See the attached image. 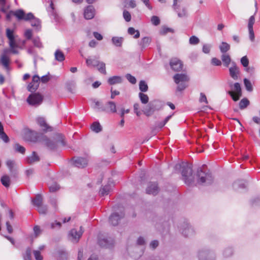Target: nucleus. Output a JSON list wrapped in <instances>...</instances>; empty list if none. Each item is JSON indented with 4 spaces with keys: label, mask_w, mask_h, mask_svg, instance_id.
Wrapping results in <instances>:
<instances>
[{
    "label": "nucleus",
    "mask_w": 260,
    "mask_h": 260,
    "mask_svg": "<svg viewBox=\"0 0 260 260\" xmlns=\"http://www.w3.org/2000/svg\"><path fill=\"white\" fill-rule=\"evenodd\" d=\"M176 172H180L182 176V180L187 185H191L194 181L192 175V167L187 162H182L178 163L174 166Z\"/></svg>",
    "instance_id": "obj_1"
},
{
    "label": "nucleus",
    "mask_w": 260,
    "mask_h": 260,
    "mask_svg": "<svg viewBox=\"0 0 260 260\" xmlns=\"http://www.w3.org/2000/svg\"><path fill=\"white\" fill-rule=\"evenodd\" d=\"M11 13L15 16L18 20H31L32 26L36 27L38 30L40 29L41 21L38 18H36L32 13L30 12L26 14L23 10L18 9L15 11H12Z\"/></svg>",
    "instance_id": "obj_2"
},
{
    "label": "nucleus",
    "mask_w": 260,
    "mask_h": 260,
    "mask_svg": "<svg viewBox=\"0 0 260 260\" xmlns=\"http://www.w3.org/2000/svg\"><path fill=\"white\" fill-rule=\"evenodd\" d=\"M173 79L175 83L177 84L176 92H182L187 87L186 82L189 79L185 73H176L173 76Z\"/></svg>",
    "instance_id": "obj_3"
},
{
    "label": "nucleus",
    "mask_w": 260,
    "mask_h": 260,
    "mask_svg": "<svg viewBox=\"0 0 260 260\" xmlns=\"http://www.w3.org/2000/svg\"><path fill=\"white\" fill-rule=\"evenodd\" d=\"M24 138L30 142H42L45 141L48 144L49 141L46 136L36 131L27 129L24 134Z\"/></svg>",
    "instance_id": "obj_4"
},
{
    "label": "nucleus",
    "mask_w": 260,
    "mask_h": 260,
    "mask_svg": "<svg viewBox=\"0 0 260 260\" xmlns=\"http://www.w3.org/2000/svg\"><path fill=\"white\" fill-rule=\"evenodd\" d=\"M197 176L198 183L201 185H210L213 182V178L211 173L209 171H204L203 168H200L198 169Z\"/></svg>",
    "instance_id": "obj_5"
},
{
    "label": "nucleus",
    "mask_w": 260,
    "mask_h": 260,
    "mask_svg": "<svg viewBox=\"0 0 260 260\" xmlns=\"http://www.w3.org/2000/svg\"><path fill=\"white\" fill-rule=\"evenodd\" d=\"M140 99L141 101V104L136 103L134 105V112L138 116H140L141 114L146 113V108L145 104H146V95L140 92L139 94Z\"/></svg>",
    "instance_id": "obj_6"
},
{
    "label": "nucleus",
    "mask_w": 260,
    "mask_h": 260,
    "mask_svg": "<svg viewBox=\"0 0 260 260\" xmlns=\"http://www.w3.org/2000/svg\"><path fill=\"white\" fill-rule=\"evenodd\" d=\"M149 98L147 96V116L152 114L155 111H158L162 109L165 103L159 100H154L148 103Z\"/></svg>",
    "instance_id": "obj_7"
},
{
    "label": "nucleus",
    "mask_w": 260,
    "mask_h": 260,
    "mask_svg": "<svg viewBox=\"0 0 260 260\" xmlns=\"http://www.w3.org/2000/svg\"><path fill=\"white\" fill-rule=\"evenodd\" d=\"M233 89L235 91L236 94L234 93L233 91L231 90L226 91V94L230 96L233 101L237 102L240 99L242 94L241 84L239 82L234 83Z\"/></svg>",
    "instance_id": "obj_8"
},
{
    "label": "nucleus",
    "mask_w": 260,
    "mask_h": 260,
    "mask_svg": "<svg viewBox=\"0 0 260 260\" xmlns=\"http://www.w3.org/2000/svg\"><path fill=\"white\" fill-rule=\"evenodd\" d=\"M199 260H215V255L213 251L207 248L199 250L198 253Z\"/></svg>",
    "instance_id": "obj_9"
},
{
    "label": "nucleus",
    "mask_w": 260,
    "mask_h": 260,
    "mask_svg": "<svg viewBox=\"0 0 260 260\" xmlns=\"http://www.w3.org/2000/svg\"><path fill=\"white\" fill-rule=\"evenodd\" d=\"M124 216L123 209L121 208L119 209V212H115L111 215L109 217V222L113 226L117 225L121 219Z\"/></svg>",
    "instance_id": "obj_10"
},
{
    "label": "nucleus",
    "mask_w": 260,
    "mask_h": 260,
    "mask_svg": "<svg viewBox=\"0 0 260 260\" xmlns=\"http://www.w3.org/2000/svg\"><path fill=\"white\" fill-rule=\"evenodd\" d=\"M169 66L172 71L179 72L183 70V63L178 58H171L169 61Z\"/></svg>",
    "instance_id": "obj_11"
},
{
    "label": "nucleus",
    "mask_w": 260,
    "mask_h": 260,
    "mask_svg": "<svg viewBox=\"0 0 260 260\" xmlns=\"http://www.w3.org/2000/svg\"><path fill=\"white\" fill-rule=\"evenodd\" d=\"M9 45L10 49L5 50V53H12L13 54H18L19 53V51L17 48L22 49V47L19 44V41H16L15 39V37L9 40Z\"/></svg>",
    "instance_id": "obj_12"
},
{
    "label": "nucleus",
    "mask_w": 260,
    "mask_h": 260,
    "mask_svg": "<svg viewBox=\"0 0 260 260\" xmlns=\"http://www.w3.org/2000/svg\"><path fill=\"white\" fill-rule=\"evenodd\" d=\"M43 96L39 93L30 94L27 99V103L31 106L40 105L43 101Z\"/></svg>",
    "instance_id": "obj_13"
},
{
    "label": "nucleus",
    "mask_w": 260,
    "mask_h": 260,
    "mask_svg": "<svg viewBox=\"0 0 260 260\" xmlns=\"http://www.w3.org/2000/svg\"><path fill=\"white\" fill-rule=\"evenodd\" d=\"M180 231L182 234L185 237H188L193 235L194 231L193 228L187 221L184 222L182 225L180 227Z\"/></svg>",
    "instance_id": "obj_14"
},
{
    "label": "nucleus",
    "mask_w": 260,
    "mask_h": 260,
    "mask_svg": "<svg viewBox=\"0 0 260 260\" xmlns=\"http://www.w3.org/2000/svg\"><path fill=\"white\" fill-rule=\"evenodd\" d=\"M99 111L115 113L117 112L116 104L113 101H109L106 103L105 106L99 108Z\"/></svg>",
    "instance_id": "obj_15"
},
{
    "label": "nucleus",
    "mask_w": 260,
    "mask_h": 260,
    "mask_svg": "<svg viewBox=\"0 0 260 260\" xmlns=\"http://www.w3.org/2000/svg\"><path fill=\"white\" fill-rule=\"evenodd\" d=\"M73 165L78 168H84L88 165V160L81 157H74L72 158Z\"/></svg>",
    "instance_id": "obj_16"
},
{
    "label": "nucleus",
    "mask_w": 260,
    "mask_h": 260,
    "mask_svg": "<svg viewBox=\"0 0 260 260\" xmlns=\"http://www.w3.org/2000/svg\"><path fill=\"white\" fill-rule=\"evenodd\" d=\"M229 74L234 80H238L240 78L239 69L235 62H232V66L229 68Z\"/></svg>",
    "instance_id": "obj_17"
},
{
    "label": "nucleus",
    "mask_w": 260,
    "mask_h": 260,
    "mask_svg": "<svg viewBox=\"0 0 260 260\" xmlns=\"http://www.w3.org/2000/svg\"><path fill=\"white\" fill-rule=\"evenodd\" d=\"M40 78L38 75H35L32 77L31 82H30L27 86V89L30 92L35 91L39 86V82Z\"/></svg>",
    "instance_id": "obj_18"
},
{
    "label": "nucleus",
    "mask_w": 260,
    "mask_h": 260,
    "mask_svg": "<svg viewBox=\"0 0 260 260\" xmlns=\"http://www.w3.org/2000/svg\"><path fill=\"white\" fill-rule=\"evenodd\" d=\"M147 194H152L154 196L157 194L159 191L158 185L156 182H149L147 183Z\"/></svg>",
    "instance_id": "obj_19"
},
{
    "label": "nucleus",
    "mask_w": 260,
    "mask_h": 260,
    "mask_svg": "<svg viewBox=\"0 0 260 260\" xmlns=\"http://www.w3.org/2000/svg\"><path fill=\"white\" fill-rule=\"evenodd\" d=\"M94 9L92 6H87L84 10V16L86 19H91L94 16Z\"/></svg>",
    "instance_id": "obj_20"
},
{
    "label": "nucleus",
    "mask_w": 260,
    "mask_h": 260,
    "mask_svg": "<svg viewBox=\"0 0 260 260\" xmlns=\"http://www.w3.org/2000/svg\"><path fill=\"white\" fill-rule=\"evenodd\" d=\"M165 125L162 121H156L154 125L151 127V135L155 136Z\"/></svg>",
    "instance_id": "obj_21"
},
{
    "label": "nucleus",
    "mask_w": 260,
    "mask_h": 260,
    "mask_svg": "<svg viewBox=\"0 0 260 260\" xmlns=\"http://www.w3.org/2000/svg\"><path fill=\"white\" fill-rule=\"evenodd\" d=\"M38 123L42 127V129L45 132H51L52 128L49 126L46 123L45 119L43 117H39L37 119Z\"/></svg>",
    "instance_id": "obj_22"
},
{
    "label": "nucleus",
    "mask_w": 260,
    "mask_h": 260,
    "mask_svg": "<svg viewBox=\"0 0 260 260\" xmlns=\"http://www.w3.org/2000/svg\"><path fill=\"white\" fill-rule=\"evenodd\" d=\"M55 143L56 146H63L66 145V141L64 136L61 134H57L55 135Z\"/></svg>",
    "instance_id": "obj_23"
},
{
    "label": "nucleus",
    "mask_w": 260,
    "mask_h": 260,
    "mask_svg": "<svg viewBox=\"0 0 260 260\" xmlns=\"http://www.w3.org/2000/svg\"><path fill=\"white\" fill-rule=\"evenodd\" d=\"M7 53H5L2 54L1 56L0 62L4 66V67L7 70H9V63H10V58L7 56L6 54Z\"/></svg>",
    "instance_id": "obj_24"
},
{
    "label": "nucleus",
    "mask_w": 260,
    "mask_h": 260,
    "mask_svg": "<svg viewBox=\"0 0 260 260\" xmlns=\"http://www.w3.org/2000/svg\"><path fill=\"white\" fill-rule=\"evenodd\" d=\"M83 231L82 226H80V230L77 231L76 229H72L70 233V235L73 238V239L76 241H78V239L81 237Z\"/></svg>",
    "instance_id": "obj_25"
},
{
    "label": "nucleus",
    "mask_w": 260,
    "mask_h": 260,
    "mask_svg": "<svg viewBox=\"0 0 260 260\" xmlns=\"http://www.w3.org/2000/svg\"><path fill=\"white\" fill-rule=\"evenodd\" d=\"M233 187L236 190L244 189L246 187L245 181L243 180H237L234 182Z\"/></svg>",
    "instance_id": "obj_26"
},
{
    "label": "nucleus",
    "mask_w": 260,
    "mask_h": 260,
    "mask_svg": "<svg viewBox=\"0 0 260 260\" xmlns=\"http://www.w3.org/2000/svg\"><path fill=\"white\" fill-rule=\"evenodd\" d=\"M123 79L121 76H114L110 77L108 80V83L110 85H114L121 83L122 82Z\"/></svg>",
    "instance_id": "obj_27"
},
{
    "label": "nucleus",
    "mask_w": 260,
    "mask_h": 260,
    "mask_svg": "<svg viewBox=\"0 0 260 260\" xmlns=\"http://www.w3.org/2000/svg\"><path fill=\"white\" fill-rule=\"evenodd\" d=\"M6 165L8 167L10 173L14 176H16L17 174V170L14 168L15 162L12 160H8L6 162Z\"/></svg>",
    "instance_id": "obj_28"
},
{
    "label": "nucleus",
    "mask_w": 260,
    "mask_h": 260,
    "mask_svg": "<svg viewBox=\"0 0 260 260\" xmlns=\"http://www.w3.org/2000/svg\"><path fill=\"white\" fill-rule=\"evenodd\" d=\"M39 156L35 151L32 152L31 156L26 158V161L28 164H32L36 162L39 161Z\"/></svg>",
    "instance_id": "obj_29"
},
{
    "label": "nucleus",
    "mask_w": 260,
    "mask_h": 260,
    "mask_svg": "<svg viewBox=\"0 0 260 260\" xmlns=\"http://www.w3.org/2000/svg\"><path fill=\"white\" fill-rule=\"evenodd\" d=\"M178 0H173V6L174 7V9H175V10L178 13V16L179 17H185L186 16V10L185 8H183L182 9V10L181 12H178L177 11V9H178L179 8V6L177 5V2H178Z\"/></svg>",
    "instance_id": "obj_30"
},
{
    "label": "nucleus",
    "mask_w": 260,
    "mask_h": 260,
    "mask_svg": "<svg viewBox=\"0 0 260 260\" xmlns=\"http://www.w3.org/2000/svg\"><path fill=\"white\" fill-rule=\"evenodd\" d=\"M48 12L49 13V15H52L54 17V18L56 19V20H58V15L56 14L54 8V5L52 1L50 2V4L49 6L47 9Z\"/></svg>",
    "instance_id": "obj_31"
},
{
    "label": "nucleus",
    "mask_w": 260,
    "mask_h": 260,
    "mask_svg": "<svg viewBox=\"0 0 260 260\" xmlns=\"http://www.w3.org/2000/svg\"><path fill=\"white\" fill-rule=\"evenodd\" d=\"M99 244L103 247L109 248L112 246V242L106 239H99Z\"/></svg>",
    "instance_id": "obj_32"
},
{
    "label": "nucleus",
    "mask_w": 260,
    "mask_h": 260,
    "mask_svg": "<svg viewBox=\"0 0 260 260\" xmlns=\"http://www.w3.org/2000/svg\"><path fill=\"white\" fill-rule=\"evenodd\" d=\"M33 205L37 208L43 204V198L41 195L38 194L32 200Z\"/></svg>",
    "instance_id": "obj_33"
},
{
    "label": "nucleus",
    "mask_w": 260,
    "mask_h": 260,
    "mask_svg": "<svg viewBox=\"0 0 260 260\" xmlns=\"http://www.w3.org/2000/svg\"><path fill=\"white\" fill-rule=\"evenodd\" d=\"M112 43L116 47H121L123 42V37H113L111 39Z\"/></svg>",
    "instance_id": "obj_34"
},
{
    "label": "nucleus",
    "mask_w": 260,
    "mask_h": 260,
    "mask_svg": "<svg viewBox=\"0 0 260 260\" xmlns=\"http://www.w3.org/2000/svg\"><path fill=\"white\" fill-rule=\"evenodd\" d=\"M250 104V102L246 98H243L239 103V107L241 110L247 108Z\"/></svg>",
    "instance_id": "obj_35"
},
{
    "label": "nucleus",
    "mask_w": 260,
    "mask_h": 260,
    "mask_svg": "<svg viewBox=\"0 0 260 260\" xmlns=\"http://www.w3.org/2000/svg\"><path fill=\"white\" fill-rule=\"evenodd\" d=\"M55 58L56 60L61 62L65 59L64 54L59 50H57L54 53Z\"/></svg>",
    "instance_id": "obj_36"
},
{
    "label": "nucleus",
    "mask_w": 260,
    "mask_h": 260,
    "mask_svg": "<svg viewBox=\"0 0 260 260\" xmlns=\"http://www.w3.org/2000/svg\"><path fill=\"white\" fill-rule=\"evenodd\" d=\"M99 60L94 58H91L90 57L86 59V63L88 67H95L98 64Z\"/></svg>",
    "instance_id": "obj_37"
},
{
    "label": "nucleus",
    "mask_w": 260,
    "mask_h": 260,
    "mask_svg": "<svg viewBox=\"0 0 260 260\" xmlns=\"http://www.w3.org/2000/svg\"><path fill=\"white\" fill-rule=\"evenodd\" d=\"M97 68L98 70L102 74L104 75L107 74L106 70V64L102 61H99L98 64L95 66Z\"/></svg>",
    "instance_id": "obj_38"
},
{
    "label": "nucleus",
    "mask_w": 260,
    "mask_h": 260,
    "mask_svg": "<svg viewBox=\"0 0 260 260\" xmlns=\"http://www.w3.org/2000/svg\"><path fill=\"white\" fill-rule=\"evenodd\" d=\"M219 49L221 53H225L230 49V45L226 42H222Z\"/></svg>",
    "instance_id": "obj_39"
},
{
    "label": "nucleus",
    "mask_w": 260,
    "mask_h": 260,
    "mask_svg": "<svg viewBox=\"0 0 260 260\" xmlns=\"http://www.w3.org/2000/svg\"><path fill=\"white\" fill-rule=\"evenodd\" d=\"M243 83L247 91L249 92H251L253 90V87L252 84L251 83V81L248 79L246 78H244Z\"/></svg>",
    "instance_id": "obj_40"
},
{
    "label": "nucleus",
    "mask_w": 260,
    "mask_h": 260,
    "mask_svg": "<svg viewBox=\"0 0 260 260\" xmlns=\"http://www.w3.org/2000/svg\"><path fill=\"white\" fill-rule=\"evenodd\" d=\"M221 59L223 63V65L225 67H228L231 61L230 55L228 54H223L221 56Z\"/></svg>",
    "instance_id": "obj_41"
},
{
    "label": "nucleus",
    "mask_w": 260,
    "mask_h": 260,
    "mask_svg": "<svg viewBox=\"0 0 260 260\" xmlns=\"http://www.w3.org/2000/svg\"><path fill=\"white\" fill-rule=\"evenodd\" d=\"M169 32L173 33L174 32V30L165 25L162 26L161 29L159 30V34L161 35H165Z\"/></svg>",
    "instance_id": "obj_42"
},
{
    "label": "nucleus",
    "mask_w": 260,
    "mask_h": 260,
    "mask_svg": "<svg viewBox=\"0 0 260 260\" xmlns=\"http://www.w3.org/2000/svg\"><path fill=\"white\" fill-rule=\"evenodd\" d=\"M91 129L94 132L98 133L102 131V126L98 122H93L91 125Z\"/></svg>",
    "instance_id": "obj_43"
},
{
    "label": "nucleus",
    "mask_w": 260,
    "mask_h": 260,
    "mask_svg": "<svg viewBox=\"0 0 260 260\" xmlns=\"http://www.w3.org/2000/svg\"><path fill=\"white\" fill-rule=\"evenodd\" d=\"M2 184L6 187L10 186V179L8 175H4L2 177L1 179Z\"/></svg>",
    "instance_id": "obj_44"
},
{
    "label": "nucleus",
    "mask_w": 260,
    "mask_h": 260,
    "mask_svg": "<svg viewBox=\"0 0 260 260\" xmlns=\"http://www.w3.org/2000/svg\"><path fill=\"white\" fill-rule=\"evenodd\" d=\"M111 189L110 185H106L104 186L100 191V193L101 196H104L109 193L110 190Z\"/></svg>",
    "instance_id": "obj_45"
},
{
    "label": "nucleus",
    "mask_w": 260,
    "mask_h": 260,
    "mask_svg": "<svg viewBox=\"0 0 260 260\" xmlns=\"http://www.w3.org/2000/svg\"><path fill=\"white\" fill-rule=\"evenodd\" d=\"M128 33L131 35H135L134 38L137 39L140 37V32L138 30H136L133 27H129L127 30Z\"/></svg>",
    "instance_id": "obj_46"
},
{
    "label": "nucleus",
    "mask_w": 260,
    "mask_h": 260,
    "mask_svg": "<svg viewBox=\"0 0 260 260\" xmlns=\"http://www.w3.org/2000/svg\"><path fill=\"white\" fill-rule=\"evenodd\" d=\"M32 43L34 46L37 48H41L43 47L42 43L39 37H35L32 39Z\"/></svg>",
    "instance_id": "obj_47"
},
{
    "label": "nucleus",
    "mask_w": 260,
    "mask_h": 260,
    "mask_svg": "<svg viewBox=\"0 0 260 260\" xmlns=\"http://www.w3.org/2000/svg\"><path fill=\"white\" fill-rule=\"evenodd\" d=\"M233 253V250L231 247H228L225 248L223 252V255L225 257L231 256Z\"/></svg>",
    "instance_id": "obj_48"
},
{
    "label": "nucleus",
    "mask_w": 260,
    "mask_h": 260,
    "mask_svg": "<svg viewBox=\"0 0 260 260\" xmlns=\"http://www.w3.org/2000/svg\"><path fill=\"white\" fill-rule=\"evenodd\" d=\"M48 207L47 205H41L38 207V211L40 214H46L47 212Z\"/></svg>",
    "instance_id": "obj_49"
},
{
    "label": "nucleus",
    "mask_w": 260,
    "mask_h": 260,
    "mask_svg": "<svg viewBox=\"0 0 260 260\" xmlns=\"http://www.w3.org/2000/svg\"><path fill=\"white\" fill-rule=\"evenodd\" d=\"M240 62L244 68H247L249 63V61L247 56H243L240 59Z\"/></svg>",
    "instance_id": "obj_50"
},
{
    "label": "nucleus",
    "mask_w": 260,
    "mask_h": 260,
    "mask_svg": "<svg viewBox=\"0 0 260 260\" xmlns=\"http://www.w3.org/2000/svg\"><path fill=\"white\" fill-rule=\"evenodd\" d=\"M189 44L191 45H196L200 42L199 39L196 36H192L189 40Z\"/></svg>",
    "instance_id": "obj_51"
},
{
    "label": "nucleus",
    "mask_w": 260,
    "mask_h": 260,
    "mask_svg": "<svg viewBox=\"0 0 260 260\" xmlns=\"http://www.w3.org/2000/svg\"><path fill=\"white\" fill-rule=\"evenodd\" d=\"M125 78L131 83L133 84H135L136 83L137 80L136 78L134 76H132L131 74H127L125 75Z\"/></svg>",
    "instance_id": "obj_52"
},
{
    "label": "nucleus",
    "mask_w": 260,
    "mask_h": 260,
    "mask_svg": "<svg viewBox=\"0 0 260 260\" xmlns=\"http://www.w3.org/2000/svg\"><path fill=\"white\" fill-rule=\"evenodd\" d=\"M211 47L212 45L211 44H204L202 48V51L204 53L208 54L210 52Z\"/></svg>",
    "instance_id": "obj_53"
},
{
    "label": "nucleus",
    "mask_w": 260,
    "mask_h": 260,
    "mask_svg": "<svg viewBox=\"0 0 260 260\" xmlns=\"http://www.w3.org/2000/svg\"><path fill=\"white\" fill-rule=\"evenodd\" d=\"M123 16L124 19V20L126 22H129L131 20V15L130 13L126 11V10H124L123 12Z\"/></svg>",
    "instance_id": "obj_54"
},
{
    "label": "nucleus",
    "mask_w": 260,
    "mask_h": 260,
    "mask_svg": "<svg viewBox=\"0 0 260 260\" xmlns=\"http://www.w3.org/2000/svg\"><path fill=\"white\" fill-rule=\"evenodd\" d=\"M151 21L152 24L155 26L158 25L160 23V21L159 18L158 16L155 15L151 17Z\"/></svg>",
    "instance_id": "obj_55"
},
{
    "label": "nucleus",
    "mask_w": 260,
    "mask_h": 260,
    "mask_svg": "<svg viewBox=\"0 0 260 260\" xmlns=\"http://www.w3.org/2000/svg\"><path fill=\"white\" fill-rule=\"evenodd\" d=\"M31 250L30 248H27L24 256V260H31Z\"/></svg>",
    "instance_id": "obj_56"
},
{
    "label": "nucleus",
    "mask_w": 260,
    "mask_h": 260,
    "mask_svg": "<svg viewBox=\"0 0 260 260\" xmlns=\"http://www.w3.org/2000/svg\"><path fill=\"white\" fill-rule=\"evenodd\" d=\"M59 185L55 183L49 186V190L50 192H54L59 190Z\"/></svg>",
    "instance_id": "obj_57"
},
{
    "label": "nucleus",
    "mask_w": 260,
    "mask_h": 260,
    "mask_svg": "<svg viewBox=\"0 0 260 260\" xmlns=\"http://www.w3.org/2000/svg\"><path fill=\"white\" fill-rule=\"evenodd\" d=\"M255 22V17L254 15H252L250 17L248 23V28H253V24Z\"/></svg>",
    "instance_id": "obj_58"
},
{
    "label": "nucleus",
    "mask_w": 260,
    "mask_h": 260,
    "mask_svg": "<svg viewBox=\"0 0 260 260\" xmlns=\"http://www.w3.org/2000/svg\"><path fill=\"white\" fill-rule=\"evenodd\" d=\"M200 97L199 98V102L200 103H205L206 104H208V101L207 99V97L205 93L203 92H201L200 94Z\"/></svg>",
    "instance_id": "obj_59"
},
{
    "label": "nucleus",
    "mask_w": 260,
    "mask_h": 260,
    "mask_svg": "<svg viewBox=\"0 0 260 260\" xmlns=\"http://www.w3.org/2000/svg\"><path fill=\"white\" fill-rule=\"evenodd\" d=\"M0 139L3 140L5 142H8L9 141V138L8 137V136L6 135V134L3 132H1L0 133Z\"/></svg>",
    "instance_id": "obj_60"
},
{
    "label": "nucleus",
    "mask_w": 260,
    "mask_h": 260,
    "mask_svg": "<svg viewBox=\"0 0 260 260\" xmlns=\"http://www.w3.org/2000/svg\"><path fill=\"white\" fill-rule=\"evenodd\" d=\"M32 36V30L28 29L25 31L24 36L27 40H30L31 39Z\"/></svg>",
    "instance_id": "obj_61"
},
{
    "label": "nucleus",
    "mask_w": 260,
    "mask_h": 260,
    "mask_svg": "<svg viewBox=\"0 0 260 260\" xmlns=\"http://www.w3.org/2000/svg\"><path fill=\"white\" fill-rule=\"evenodd\" d=\"M34 254L36 260H42L43 256L41 255L39 250H34Z\"/></svg>",
    "instance_id": "obj_62"
},
{
    "label": "nucleus",
    "mask_w": 260,
    "mask_h": 260,
    "mask_svg": "<svg viewBox=\"0 0 260 260\" xmlns=\"http://www.w3.org/2000/svg\"><path fill=\"white\" fill-rule=\"evenodd\" d=\"M211 63L216 66H221V62L219 59L213 57L211 59Z\"/></svg>",
    "instance_id": "obj_63"
},
{
    "label": "nucleus",
    "mask_w": 260,
    "mask_h": 260,
    "mask_svg": "<svg viewBox=\"0 0 260 260\" xmlns=\"http://www.w3.org/2000/svg\"><path fill=\"white\" fill-rule=\"evenodd\" d=\"M139 88L141 91L145 92L146 91V84L144 81H141L140 82Z\"/></svg>",
    "instance_id": "obj_64"
}]
</instances>
